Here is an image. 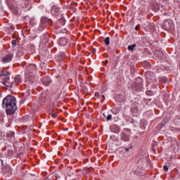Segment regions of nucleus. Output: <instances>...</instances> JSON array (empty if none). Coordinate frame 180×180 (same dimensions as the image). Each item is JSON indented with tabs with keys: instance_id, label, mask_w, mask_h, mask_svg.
<instances>
[{
	"instance_id": "obj_1",
	"label": "nucleus",
	"mask_w": 180,
	"mask_h": 180,
	"mask_svg": "<svg viewBox=\"0 0 180 180\" xmlns=\"http://www.w3.org/2000/svg\"><path fill=\"white\" fill-rule=\"evenodd\" d=\"M2 106L4 109H6L7 115H13L16 110H18V106H16V98L13 96H7L3 99Z\"/></svg>"
},
{
	"instance_id": "obj_2",
	"label": "nucleus",
	"mask_w": 180,
	"mask_h": 180,
	"mask_svg": "<svg viewBox=\"0 0 180 180\" xmlns=\"http://www.w3.org/2000/svg\"><path fill=\"white\" fill-rule=\"evenodd\" d=\"M121 140L122 141H129L130 140V134L128 131H125L121 133Z\"/></svg>"
},
{
	"instance_id": "obj_3",
	"label": "nucleus",
	"mask_w": 180,
	"mask_h": 180,
	"mask_svg": "<svg viewBox=\"0 0 180 180\" xmlns=\"http://www.w3.org/2000/svg\"><path fill=\"white\" fill-rule=\"evenodd\" d=\"M25 80L32 84V82H34V81H36V77H34V75L28 73L25 76Z\"/></svg>"
},
{
	"instance_id": "obj_4",
	"label": "nucleus",
	"mask_w": 180,
	"mask_h": 180,
	"mask_svg": "<svg viewBox=\"0 0 180 180\" xmlns=\"http://www.w3.org/2000/svg\"><path fill=\"white\" fill-rule=\"evenodd\" d=\"M143 27L146 29V30H153V29H154V23L147 22L143 24Z\"/></svg>"
},
{
	"instance_id": "obj_5",
	"label": "nucleus",
	"mask_w": 180,
	"mask_h": 180,
	"mask_svg": "<svg viewBox=\"0 0 180 180\" xmlns=\"http://www.w3.org/2000/svg\"><path fill=\"white\" fill-rule=\"evenodd\" d=\"M43 85H45V86H49L51 84V79L50 77L46 76L42 78L41 79Z\"/></svg>"
},
{
	"instance_id": "obj_6",
	"label": "nucleus",
	"mask_w": 180,
	"mask_h": 180,
	"mask_svg": "<svg viewBox=\"0 0 180 180\" xmlns=\"http://www.w3.org/2000/svg\"><path fill=\"white\" fill-rule=\"evenodd\" d=\"M67 44H68V39L67 38L62 37L60 39L59 46H60V47H65V46H67Z\"/></svg>"
},
{
	"instance_id": "obj_7",
	"label": "nucleus",
	"mask_w": 180,
	"mask_h": 180,
	"mask_svg": "<svg viewBox=\"0 0 180 180\" xmlns=\"http://www.w3.org/2000/svg\"><path fill=\"white\" fill-rule=\"evenodd\" d=\"M36 70H37L36 65L32 64L27 66V71H28L30 74H33V72L36 71Z\"/></svg>"
},
{
	"instance_id": "obj_8",
	"label": "nucleus",
	"mask_w": 180,
	"mask_h": 180,
	"mask_svg": "<svg viewBox=\"0 0 180 180\" xmlns=\"http://www.w3.org/2000/svg\"><path fill=\"white\" fill-rule=\"evenodd\" d=\"M60 11H61V8L57 6H53L51 8V12L53 15H58V13H60Z\"/></svg>"
},
{
	"instance_id": "obj_9",
	"label": "nucleus",
	"mask_w": 180,
	"mask_h": 180,
	"mask_svg": "<svg viewBox=\"0 0 180 180\" xmlns=\"http://www.w3.org/2000/svg\"><path fill=\"white\" fill-rule=\"evenodd\" d=\"M163 25H164V27L166 29V30H168L172 27V21L171 20L165 21Z\"/></svg>"
},
{
	"instance_id": "obj_10",
	"label": "nucleus",
	"mask_w": 180,
	"mask_h": 180,
	"mask_svg": "<svg viewBox=\"0 0 180 180\" xmlns=\"http://www.w3.org/2000/svg\"><path fill=\"white\" fill-rule=\"evenodd\" d=\"M13 57V56L11 55L6 56L3 58L2 63H4V64H6V63H11V61H12Z\"/></svg>"
},
{
	"instance_id": "obj_11",
	"label": "nucleus",
	"mask_w": 180,
	"mask_h": 180,
	"mask_svg": "<svg viewBox=\"0 0 180 180\" xmlns=\"http://www.w3.org/2000/svg\"><path fill=\"white\" fill-rule=\"evenodd\" d=\"M23 54H25V49L24 48H19L17 52V56H18V57H22V56H23Z\"/></svg>"
},
{
	"instance_id": "obj_12",
	"label": "nucleus",
	"mask_w": 180,
	"mask_h": 180,
	"mask_svg": "<svg viewBox=\"0 0 180 180\" xmlns=\"http://www.w3.org/2000/svg\"><path fill=\"white\" fill-rule=\"evenodd\" d=\"M14 82L15 84H20L22 82V77L20 75H17L15 77Z\"/></svg>"
},
{
	"instance_id": "obj_13",
	"label": "nucleus",
	"mask_w": 180,
	"mask_h": 180,
	"mask_svg": "<svg viewBox=\"0 0 180 180\" xmlns=\"http://www.w3.org/2000/svg\"><path fill=\"white\" fill-rule=\"evenodd\" d=\"M11 76V72H0V77H9Z\"/></svg>"
},
{
	"instance_id": "obj_14",
	"label": "nucleus",
	"mask_w": 180,
	"mask_h": 180,
	"mask_svg": "<svg viewBox=\"0 0 180 180\" xmlns=\"http://www.w3.org/2000/svg\"><path fill=\"white\" fill-rule=\"evenodd\" d=\"M11 78L9 77V76H6V77H4L3 78V84L4 85H6V84H8L9 82V79Z\"/></svg>"
},
{
	"instance_id": "obj_15",
	"label": "nucleus",
	"mask_w": 180,
	"mask_h": 180,
	"mask_svg": "<svg viewBox=\"0 0 180 180\" xmlns=\"http://www.w3.org/2000/svg\"><path fill=\"white\" fill-rule=\"evenodd\" d=\"M104 43L105 46H109V44H110V38L109 37H107L104 40Z\"/></svg>"
},
{
	"instance_id": "obj_16",
	"label": "nucleus",
	"mask_w": 180,
	"mask_h": 180,
	"mask_svg": "<svg viewBox=\"0 0 180 180\" xmlns=\"http://www.w3.org/2000/svg\"><path fill=\"white\" fill-rule=\"evenodd\" d=\"M136 46H137L136 44L128 46V50L129 51H133V50H134V48L136 47Z\"/></svg>"
},
{
	"instance_id": "obj_17",
	"label": "nucleus",
	"mask_w": 180,
	"mask_h": 180,
	"mask_svg": "<svg viewBox=\"0 0 180 180\" xmlns=\"http://www.w3.org/2000/svg\"><path fill=\"white\" fill-rule=\"evenodd\" d=\"M115 127H116L115 125H113V126H112V127H110L111 131H112L113 133H118V131H119V127H117L116 131H113V128H115Z\"/></svg>"
},
{
	"instance_id": "obj_18",
	"label": "nucleus",
	"mask_w": 180,
	"mask_h": 180,
	"mask_svg": "<svg viewBox=\"0 0 180 180\" xmlns=\"http://www.w3.org/2000/svg\"><path fill=\"white\" fill-rule=\"evenodd\" d=\"M153 11H155V12H158V11H160V6L159 5H155L154 6H153Z\"/></svg>"
},
{
	"instance_id": "obj_19",
	"label": "nucleus",
	"mask_w": 180,
	"mask_h": 180,
	"mask_svg": "<svg viewBox=\"0 0 180 180\" xmlns=\"http://www.w3.org/2000/svg\"><path fill=\"white\" fill-rule=\"evenodd\" d=\"M106 119L108 121L112 120V114H107Z\"/></svg>"
},
{
	"instance_id": "obj_20",
	"label": "nucleus",
	"mask_w": 180,
	"mask_h": 180,
	"mask_svg": "<svg viewBox=\"0 0 180 180\" xmlns=\"http://www.w3.org/2000/svg\"><path fill=\"white\" fill-rule=\"evenodd\" d=\"M131 148H133V146H130L129 148H125V151H127V153H129V151H130V150H131Z\"/></svg>"
},
{
	"instance_id": "obj_21",
	"label": "nucleus",
	"mask_w": 180,
	"mask_h": 180,
	"mask_svg": "<svg viewBox=\"0 0 180 180\" xmlns=\"http://www.w3.org/2000/svg\"><path fill=\"white\" fill-rule=\"evenodd\" d=\"M163 169H164V170L166 171V172L168 171V166L164 165V166H163Z\"/></svg>"
},
{
	"instance_id": "obj_22",
	"label": "nucleus",
	"mask_w": 180,
	"mask_h": 180,
	"mask_svg": "<svg viewBox=\"0 0 180 180\" xmlns=\"http://www.w3.org/2000/svg\"><path fill=\"white\" fill-rule=\"evenodd\" d=\"M51 116H52V117H53V119H56V117H57V114L53 112V113H52Z\"/></svg>"
},
{
	"instance_id": "obj_23",
	"label": "nucleus",
	"mask_w": 180,
	"mask_h": 180,
	"mask_svg": "<svg viewBox=\"0 0 180 180\" xmlns=\"http://www.w3.org/2000/svg\"><path fill=\"white\" fill-rule=\"evenodd\" d=\"M94 95L96 98H99V92H96Z\"/></svg>"
},
{
	"instance_id": "obj_24",
	"label": "nucleus",
	"mask_w": 180,
	"mask_h": 180,
	"mask_svg": "<svg viewBox=\"0 0 180 180\" xmlns=\"http://www.w3.org/2000/svg\"><path fill=\"white\" fill-rule=\"evenodd\" d=\"M12 44H13V46H16V40H13L12 41Z\"/></svg>"
},
{
	"instance_id": "obj_25",
	"label": "nucleus",
	"mask_w": 180,
	"mask_h": 180,
	"mask_svg": "<svg viewBox=\"0 0 180 180\" xmlns=\"http://www.w3.org/2000/svg\"><path fill=\"white\" fill-rule=\"evenodd\" d=\"M30 2V0H27V2L25 3V6H27Z\"/></svg>"
},
{
	"instance_id": "obj_26",
	"label": "nucleus",
	"mask_w": 180,
	"mask_h": 180,
	"mask_svg": "<svg viewBox=\"0 0 180 180\" xmlns=\"http://www.w3.org/2000/svg\"><path fill=\"white\" fill-rule=\"evenodd\" d=\"M92 53H96V49H92Z\"/></svg>"
},
{
	"instance_id": "obj_27",
	"label": "nucleus",
	"mask_w": 180,
	"mask_h": 180,
	"mask_svg": "<svg viewBox=\"0 0 180 180\" xmlns=\"http://www.w3.org/2000/svg\"><path fill=\"white\" fill-rule=\"evenodd\" d=\"M103 116L104 117H107L108 114H105V113H103Z\"/></svg>"
},
{
	"instance_id": "obj_28",
	"label": "nucleus",
	"mask_w": 180,
	"mask_h": 180,
	"mask_svg": "<svg viewBox=\"0 0 180 180\" xmlns=\"http://www.w3.org/2000/svg\"><path fill=\"white\" fill-rule=\"evenodd\" d=\"M15 135V133L14 132H11V136L12 137V136H13Z\"/></svg>"
},
{
	"instance_id": "obj_29",
	"label": "nucleus",
	"mask_w": 180,
	"mask_h": 180,
	"mask_svg": "<svg viewBox=\"0 0 180 180\" xmlns=\"http://www.w3.org/2000/svg\"><path fill=\"white\" fill-rule=\"evenodd\" d=\"M139 29H140V27H137V26L135 27V30H139Z\"/></svg>"
},
{
	"instance_id": "obj_30",
	"label": "nucleus",
	"mask_w": 180,
	"mask_h": 180,
	"mask_svg": "<svg viewBox=\"0 0 180 180\" xmlns=\"http://www.w3.org/2000/svg\"><path fill=\"white\" fill-rule=\"evenodd\" d=\"M108 63H109V61L108 60H105V64H108Z\"/></svg>"
},
{
	"instance_id": "obj_31",
	"label": "nucleus",
	"mask_w": 180,
	"mask_h": 180,
	"mask_svg": "<svg viewBox=\"0 0 180 180\" xmlns=\"http://www.w3.org/2000/svg\"><path fill=\"white\" fill-rule=\"evenodd\" d=\"M102 98H105V95H103V96H102Z\"/></svg>"
},
{
	"instance_id": "obj_32",
	"label": "nucleus",
	"mask_w": 180,
	"mask_h": 180,
	"mask_svg": "<svg viewBox=\"0 0 180 180\" xmlns=\"http://www.w3.org/2000/svg\"><path fill=\"white\" fill-rule=\"evenodd\" d=\"M161 7H162V8H164V6L162 5Z\"/></svg>"
},
{
	"instance_id": "obj_33",
	"label": "nucleus",
	"mask_w": 180,
	"mask_h": 180,
	"mask_svg": "<svg viewBox=\"0 0 180 180\" xmlns=\"http://www.w3.org/2000/svg\"><path fill=\"white\" fill-rule=\"evenodd\" d=\"M41 21L43 22V18H41Z\"/></svg>"
},
{
	"instance_id": "obj_34",
	"label": "nucleus",
	"mask_w": 180,
	"mask_h": 180,
	"mask_svg": "<svg viewBox=\"0 0 180 180\" xmlns=\"http://www.w3.org/2000/svg\"><path fill=\"white\" fill-rule=\"evenodd\" d=\"M6 85H7V86H8V84H6Z\"/></svg>"
}]
</instances>
